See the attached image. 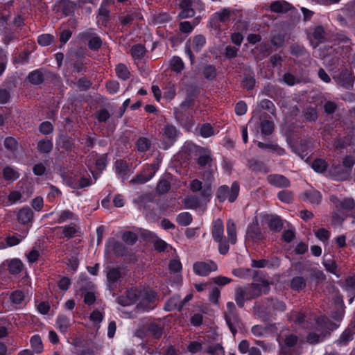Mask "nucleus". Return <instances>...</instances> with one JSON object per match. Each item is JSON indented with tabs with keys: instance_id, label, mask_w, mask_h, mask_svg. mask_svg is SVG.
Listing matches in <instances>:
<instances>
[{
	"instance_id": "obj_1",
	"label": "nucleus",
	"mask_w": 355,
	"mask_h": 355,
	"mask_svg": "<svg viewBox=\"0 0 355 355\" xmlns=\"http://www.w3.org/2000/svg\"><path fill=\"white\" fill-rule=\"evenodd\" d=\"M288 318L304 329H311L306 336V340L310 344H317L322 341L331 331L337 328V325L331 322L326 316L316 318L311 313L304 314L294 311L290 313Z\"/></svg>"
},
{
	"instance_id": "obj_2",
	"label": "nucleus",
	"mask_w": 355,
	"mask_h": 355,
	"mask_svg": "<svg viewBox=\"0 0 355 355\" xmlns=\"http://www.w3.org/2000/svg\"><path fill=\"white\" fill-rule=\"evenodd\" d=\"M211 236L213 239L218 243L219 252L221 254H226L229 251L230 245L224 236V225L221 219L217 218L213 221Z\"/></svg>"
},
{
	"instance_id": "obj_3",
	"label": "nucleus",
	"mask_w": 355,
	"mask_h": 355,
	"mask_svg": "<svg viewBox=\"0 0 355 355\" xmlns=\"http://www.w3.org/2000/svg\"><path fill=\"white\" fill-rule=\"evenodd\" d=\"M193 105V100L187 98L178 107L174 109V114L175 119L182 124L187 130H190L192 123H190V111L189 108Z\"/></svg>"
},
{
	"instance_id": "obj_4",
	"label": "nucleus",
	"mask_w": 355,
	"mask_h": 355,
	"mask_svg": "<svg viewBox=\"0 0 355 355\" xmlns=\"http://www.w3.org/2000/svg\"><path fill=\"white\" fill-rule=\"evenodd\" d=\"M182 8L179 17L182 19L191 17L195 15L196 10H205V5L200 0H182L180 3Z\"/></svg>"
},
{
	"instance_id": "obj_5",
	"label": "nucleus",
	"mask_w": 355,
	"mask_h": 355,
	"mask_svg": "<svg viewBox=\"0 0 355 355\" xmlns=\"http://www.w3.org/2000/svg\"><path fill=\"white\" fill-rule=\"evenodd\" d=\"M239 193V185L237 182H234L230 188L226 185L220 186L218 189L216 197L220 202H224L227 199L229 202H233L237 198Z\"/></svg>"
},
{
	"instance_id": "obj_6",
	"label": "nucleus",
	"mask_w": 355,
	"mask_h": 355,
	"mask_svg": "<svg viewBox=\"0 0 355 355\" xmlns=\"http://www.w3.org/2000/svg\"><path fill=\"white\" fill-rule=\"evenodd\" d=\"M331 201L334 204L336 209L339 212H343L346 216H355V202L352 198H344L339 200L335 196H331Z\"/></svg>"
},
{
	"instance_id": "obj_7",
	"label": "nucleus",
	"mask_w": 355,
	"mask_h": 355,
	"mask_svg": "<svg viewBox=\"0 0 355 355\" xmlns=\"http://www.w3.org/2000/svg\"><path fill=\"white\" fill-rule=\"evenodd\" d=\"M244 288L247 292V300L257 297L262 294H266L270 290L269 284L266 282L252 284Z\"/></svg>"
},
{
	"instance_id": "obj_8",
	"label": "nucleus",
	"mask_w": 355,
	"mask_h": 355,
	"mask_svg": "<svg viewBox=\"0 0 355 355\" xmlns=\"http://www.w3.org/2000/svg\"><path fill=\"white\" fill-rule=\"evenodd\" d=\"M189 189L192 192L200 191L201 199L207 202L211 196V186L210 184L202 183L198 179L193 180L189 184Z\"/></svg>"
},
{
	"instance_id": "obj_9",
	"label": "nucleus",
	"mask_w": 355,
	"mask_h": 355,
	"mask_svg": "<svg viewBox=\"0 0 355 355\" xmlns=\"http://www.w3.org/2000/svg\"><path fill=\"white\" fill-rule=\"evenodd\" d=\"M206 44V38L202 35H197L193 37L191 44H187L186 53L189 57L191 63L194 62V55L192 51L198 53L204 47Z\"/></svg>"
},
{
	"instance_id": "obj_10",
	"label": "nucleus",
	"mask_w": 355,
	"mask_h": 355,
	"mask_svg": "<svg viewBox=\"0 0 355 355\" xmlns=\"http://www.w3.org/2000/svg\"><path fill=\"white\" fill-rule=\"evenodd\" d=\"M192 148L195 150L196 155L198 156V164L201 166L208 165L209 168H212L215 164H212L211 153L209 148L192 145Z\"/></svg>"
},
{
	"instance_id": "obj_11",
	"label": "nucleus",
	"mask_w": 355,
	"mask_h": 355,
	"mask_svg": "<svg viewBox=\"0 0 355 355\" xmlns=\"http://www.w3.org/2000/svg\"><path fill=\"white\" fill-rule=\"evenodd\" d=\"M157 171L155 164L146 165L140 173L130 180V183L144 184L153 178Z\"/></svg>"
},
{
	"instance_id": "obj_12",
	"label": "nucleus",
	"mask_w": 355,
	"mask_h": 355,
	"mask_svg": "<svg viewBox=\"0 0 355 355\" xmlns=\"http://www.w3.org/2000/svg\"><path fill=\"white\" fill-rule=\"evenodd\" d=\"M217 265L212 261H198L193 264V272L197 275L207 276L211 272L217 270Z\"/></svg>"
},
{
	"instance_id": "obj_13",
	"label": "nucleus",
	"mask_w": 355,
	"mask_h": 355,
	"mask_svg": "<svg viewBox=\"0 0 355 355\" xmlns=\"http://www.w3.org/2000/svg\"><path fill=\"white\" fill-rule=\"evenodd\" d=\"M162 133L164 137V149L168 148L172 146L176 141L179 132L176 128L170 124L166 125L162 129Z\"/></svg>"
},
{
	"instance_id": "obj_14",
	"label": "nucleus",
	"mask_w": 355,
	"mask_h": 355,
	"mask_svg": "<svg viewBox=\"0 0 355 355\" xmlns=\"http://www.w3.org/2000/svg\"><path fill=\"white\" fill-rule=\"evenodd\" d=\"M141 301L137 305L138 309L149 311L155 307L156 295L153 291H146L141 294Z\"/></svg>"
},
{
	"instance_id": "obj_15",
	"label": "nucleus",
	"mask_w": 355,
	"mask_h": 355,
	"mask_svg": "<svg viewBox=\"0 0 355 355\" xmlns=\"http://www.w3.org/2000/svg\"><path fill=\"white\" fill-rule=\"evenodd\" d=\"M334 79L338 85L345 89H350L353 86L354 77L351 70L345 69L342 71L336 77H334Z\"/></svg>"
},
{
	"instance_id": "obj_16",
	"label": "nucleus",
	"mask_w": 355,
	"mask_h": 355,
	"mask_svg": "<svg viewBox=\"0 0 355 355\" xmlns=\"http://www.w3.org/2000/svg\"><path fill=\"white\" fill-rule=\"evenodd\" d=\"M141 294L137 289H131L125 293V295L118 297V302L123 306H130L134 304L140 297Z\"/></svg>"
},
{
	"instance_id": "obj_17",
	"label": "nucleus",
	"mask_w": 355,
	"mask_h": 355,
	"mask_svg": "<svg viewBox=\"0 0 355 355\" xmlns=\"http://www.w3.org/2000/svg\"><path fill=\"white\" fill-rule=\"evenodd\" d=\"M115 171L119 178L123 181L126 180L132 173L130 166L123 160H117L114 164Z\"/></svg>"
},
{
	"instance_id": "obj_18",
	"label": "nucleus",
	"mask_w": 355,
	"mask_h": 355,
	"mask_svg": "<svg viewBox=\"0 0 355 355\" xmlns=\"http://www.w3.org/2000/svg\"><path fill=\"white\" fill-rule=\"evenodd\" d=\"M268 182L277 187H288L290 185L289 180L282 175L273 174L267 177Z\"/></svg>"
},
{
	"instance_id": "obj_19",
	"label": "nucleus",
	"mask_w": 355,
	"mask_h": 355,
	"mask_svg": "<svg viewBox=\"0 0 355 355\" xmlns=\"http://www.w3.org/2000/svg\"><path fill=\"white\" fill-rule=\"evenodd\" d=\"M291 9V4L284 0L274 1L270 5V11L276 13H285Z\"/></svg>"
},
{
	"instance_id": "obj_20",
	"label": "nucleus",
	"mask_w": 355,
	"mask_h": 355,
	"mask_svg": "<svg viewBox=\"0 0 355 355\" xmlns=\"http://www.w3.org/2000/svg\"><path fill=\"white\" fill-rule=\"evenodd\" d=\"M17 217L21 224L25 225L32 221L33 212L30 207H24L19 210Z\"/></svg>"
},
{
	"instance_id": "obj_21",
	"label": "nucleus",
	"mask_w": 355,
	"mask_h": 355,
	"mask_svg": "<svg viewBox=\"0 0 355 355\" xmlns=\"http://www.w3.org/2000/svg\"><path fill=\"white\" fill-rule=\"evenodd\" d=\"M226 323L227 324L231 332L234 335L237 332L238 329L241 328V320L236 314L225 315Z\"/></svg>"
},
{
	"instance_id": "obj_22",
	"label": "nucleus",
	"mask_w": 355,
	"mask_h": 355,
	"mask_svg": "<svg viewBox=\"0 0 355 355\" xmlns=\"http://www.w3.org/2000/svg\"><path fill=\"white\" fill-rule=\"evenodd\" d=\"M226 230L227 234V237H226V239L228 242V245L230 243L232 245L235 244L237 241L236 227L233 220L229 219L227 221Z\"/></svg>"
},
{
	"instance_id": "obj_23",
	"label": "nucleus",
	"mask_w": 355,
	"mask_h": 355,
	"mask_svg": "<svg viewBox=\"0 0 355 355\" xmlns=\"http://www.w3.org/2000/svg\"><path fill=\"white\" fill-rule=\"evenodd\" d=\"M71 325L70 318L64 315H58L55 321V327L62 334L68 331Z\"/></svg>"
},
{
	"instance_id": "obj_24",
	"label": "nucleus",
	"mask_w": 355,
	"mask_h": 355,
	"mask_svg": "<svg viewBox=\"0 0 355 355\" xmlns=\"http://www.w3.org/2000/svg\"><path fill=\"white\" fill-rule=\"evenodd\" d=\"M80 228L76 225H65L58 228V232H61L64 237L72 238L78 234Z\"/></svg>"
},
{
	"instance_id": "obj_25",
	"label": "nucleus",
	"mask_w": 355,
	"mask_h": 355,
	"mask_svg": "<svg viewBox=\"0 0 355 355\" xmlns=\"http://www.w3.org/2000/svg\"><path fill=\"white\" fill-rule=\"evenodd\" d=\"M23 268V263L19 259H12L9 261L8 264V269L10 274H19Z\"/></svg>"
},
{
	"instance_id": "obj_26",
	"label": "nucleus",
	"mask_w": 355,
	"mask_h": 355,
	"mask_svg": "<svg viewBox=\"0 0 355 355\" xmlns=\"http://www.w3.org/2000/svg\"><path fill=\"white\" fill-rule=\"evenodd\" d=\"M30 344L33 352L37 354H40L44 351V346L39 335H34L30 339Z\"/></svg>"
},
{
	"instance_id": "obj_27",
	"label": "nucleus",
	"mask_w": 355,
	"mask_h": 355,
	"mask_svg": "<svg viewBox=\"0 0 355 355\" xmlns=\"http://www.w3.org/2000/svg\"><path fill=\"white\" fill-rule=\"evenodd\" d=\"M10 300L15 305L22 304L26 300L24 293L21 290H15L10 295Z\"/></svg>"
},
{
	"instance_id": "obj_28",
	"label": "nucleus",
	"mask_w": 355,
	"mask_h": 355,
	"mask_svg": "<svg viewBox=\"0 0 355 355\" xmlns=\"http://www.w3.org/2000/svg\"><path fill=\"white\" fill-rule=\"evenodd\" d=\"M184 205L187 209H196L201 205V199L196 196H189L184 200Z\"/></svg>"
},
{
	"instance_id": "obj_29",
	"label": "nucleus",
	"mask_w": 355,
	"mask_h": 355,
	"mask_svg": "<svg viewBox=\"0 0 355 355\" xmlns=\"http://www.w3.org/2000/svg\"><path fill=\"white\" fill-rule=\"evenodd\" d=\"M234 299L237 305L240 308H243L244 306L245 300H247V292L244 287H239L236 289Z\"/></svg>"
},
{
	"instance_id": "obj_30",
	"label": "nucleus",
	"mask_w": 355,
	"mask_h": 355,
	"mask_svg": "<svg viewBox=\"0 0 355 355\" xmlns=\"http://www.w3.org/2000/svg\"><path fill=\"white\" fill-rule=\"evenodd\" d=\"M121 277V272L118 268L112 267L107 268V278L110 284L116 283Z\"/></svg>"
},
{
	"instance_id": "obj_31",
	"label": "nucleus",
	"mask_w": 355,
	"mask_h": 355,
	"mask_svg": "<svg viewBox=\"0 0 355 355\" xmlns=\"http://www.w3.org/2000/svg\"><path fill=\"white\" fill-rule=\"evenodd\" d=\"M115 71L117 77L121 80H125L130 78V72L128 68L124 64H119L116 66Z\"/></svg>"
},
{
	"instance_id": "obj_32",
	"label": "nucleus",
	"mask_w": 355,
	"mask_h": 355,
	"mask_svg": "<svg viewBox=\"0 0 355 355\" xmlns=\"http://www.w3.org/2000/svg\"><path fill=\"white\" fill-rule=\"evenodd\" d=\"M3 178L6 180L14 181L19 177V172L13 167L6 166L3 171Z\"/></svg>"
},
{
	"instance_id": "obj_33",
	"label": "nucleus",
	"mask_w": 355,
	"mask_h": 355,
	"mask_svg": "<svg viewBox=\"0 0 355 355\" xmlns=\"http://www.w3.org/2000/svg\"><path fill=\"white\" fill-rule=\"evenodd\" d=\"M231 13L230 10L228 8H223L220 10L214 12L213 15L218 20V21L221 24H224L230 21Z\"/></svg>"
},
{
	"instance_id": "obj_34",
	"label": "nucleus",
	"mask_w": 355,
	"mask_h": 355,
	"mask_svg": "<svg viewBox=\"0 0 355 355\" xmlns=\"http://www.w3.org/2000/svg\"><path fill=\"white\" fill-rule=\"evenodd\" d=\"M146 53V49L141 44L134 45L131 49V55L135 60H141Z\"/></svg>"
},
{
	"instance_id": "obj_35",
	"label": "nucleus",
	"mask_w": 355,
	"mask_h": 355,
	"mask_svg": "<svg viewBox=\"0 0 355 355\" xmlns=\"http://www.w3.org/2000/svg\"><path fill=\"white\" fill-rule=\"evenodd\" d=\"M180 304H181L180 297L179 295H175L167 301L165 304L164 309L166 311H171L174 309H178L179 311H181L182 309L180 308Z\"/></svg>"
},
{
	"instance_id": "obj_36",
	"label": "nucleus",
	"mask_w": 355,
	"mask_h": 355,
	"mask_svg": "<svg viewBox=\"0 0 355 355\" xmlns=\"http://www.w3.org/2000/svg\"><path fill=\"white\" fill-rule=\"evenodd\" d=\"M57 221L59 223H64L67 220H73L75 215L69 210H63L56 213Z\"/></svg>"
},
{
	"instance_id": "obj_37",
	"label": "nucleus",
	"mask_w": 355,
	"mask_h": 355,
	"mask_svg": "<svg viewBox=\"0 0 355 355\" xmlns=\"http://www.w3.org/2000/svg\"><path fill=\"white\" fill-rule=\"evenodd\" d=\"M329 173L334 180H344L347 175L339 166H333L329 169Z\"/></svg>"
},
{
	"instance_id": "obj_38",
	"label": "nucleus",
	"mask_w": 355,
	"mask_h": 355,
	"mask_svg": "<svg viewBox=\"0 0 355 355\" xmlns=\"http://www.w3.org/2000/svg\"><path fill=\"white\" fill-rule=\"evenodd\" d=\"M170 66L172 68V69L176 73L181 72L184 67L182 60L178 56H173L171 59Z\"/></svg>"
},
{
	"instance_id": "obj_39",
	"label": "nucleus",
	"mask_w": 355,
	"mask_h": 355,
	"mask_svg": "<svg viewBox=\"0 0 355 355\" xmlns=\"http://www.w3.org/2000/svg\"><path fill=\"white\" fill-rule=\"evenodd\" d=\"M206 352L209 355H225L224 348L219 343L209 345L206 349Z\"/></svg>"
},
{
	"instance_id": "obj_40",
	"label": "nucleus",
	"mask_w": 355,
	"mask_h": 355,
	"mask_svg": "<svg viewBox=\"0 0 355 355\" xmlns=\"http://www.w3.org/2000/svg\"><path fill=\"white\" fill-rule=\"evenodd\" d=\"M306 286V280L302 277H295L291 282V287L295 291L302 290Z\"/></svg>"
},
{
	"instance_id": "obj_41",
	"label": "nucleus",
	"mask_w": 355,
	"mask_h": 355,
	"mask_svg": "<svg viewBox=\"0 0 355 355\" xmlns=\"http://www.w3.org/2000/svg\"><path fill=\"white\" fill-rule=\"evenodd\" d=\"M26 236V234H20L18 236L11 235L8 236L6 239V245L8 247H12L19 244L22 240H24Z\"/></svg>"
},
{
	"instance_id": "obj_42",
	"label": "nucleus",
	"mask_w": 355,
	"mask_h": 355,
	"mask_svg": "<svg viewBox=\"0 0 355 355\" xmlns=\"http://www.w3.org/2000/svg\"><path fill=\"white\" fill-rule=\"evenodd\" d=\"M177 222L183 226H187L192 222V216L189 212H182L178 215Z\"/></svg>"
},
{
	"instance_id": "obj_43",
	"label": "nucleus",
	"mask_w": 355,
	"mask_h": 355,
	"mask_svg": "<svg viewBox=\"0 0 355 355\" xmlns=\"http://www.w3.org/2000/svg\"><path fill=\"white\" fill-rule=\"evenodd\" d=\"M28 80L31 83L38 85L44 80V76L40 70H35L29 73Z\"/></svg>"
},
{
	"instance_id": "obj_44",
	"label": "nucleus",
	"mask_w": 355,
	"mask_h": 355,
	"mask_svg": "<svg viewBox=\"0 0 355 355\" xmlns=\"http://www.w3.org/2000/svg\"><path fill=\"white\" fill-rule=\"evenodd\" d=\"M151 146L150 141L146 137H140L137 142V149L140 152L147 151Z\"/></svg>"
},
{
	"instance_id": "obj_45",
	"label": "nucleus",
	"mask_w": 355,
	"mask_h": 355,
	"mask_svg": "<svg viewBox=\"0 0 355 355\" xmlns=\"http://www.w3.org/2000/svg\"><path fill=\"white\" fill-rule=\"evenodd\" d=\"M37 147L40 152L43 153H48L52 150L53 143L50 140H42L39 141Z\"/></svg>"
},
{
	"instance_id": "obj_46",
	"label": "nucleus",
	"mask_w": 355,
	"mask_h": 355,
	"mask_svg": "<svg viewBox=\"0 0 355 355\" xmlns=\"http://www.w3.org/2000/svg\"><path fill=\"white\" fill-rule=\"evenodd\" d=\"M315 236L322 242H327L328 240L330 238L331 233L329 230H326L325 228H319L315 232Z\"/></svg>"
},
{
	"instance_id": "obj_47",
	"label": "nucleus",
	"mask_w": 355,
	"mask_h": 355,
	"mask_svg": "<svg viewBox=\"0 0 355 355\" xmlns=\"http://www.w3.org/2000/svg\"><path fill=\"white\" fill-rule=\"evenodd\" d=\"M312 168L317 173H322L327 168V164L324 160L321 159H315L312 163Z\"/></svg>"
},
{
	"instance_id": "obj_48",
	"label": "nucleus",
	"mask_w": 355,
	"mask_h": 355,
	"mask_svg": "<svg viewBox=\"0 0 355 355\" xmlns=\"http://www.w3.org/2000/svg\"><path fill=\"white\" fill-rule=\"evenodd\" d=\"M54 40V37L50 34H42L38 36L37 42L41 46H49Z\"/></svg>"
},
{
	"instance_id": "obj_49",
	"label": "nucleus",
	"mask_w": 355,
	"mask_h": 355,
	"mask_svg": "<svg viewBox=\"0 0 355 355\" xmlns=\"http://www.w3.org/2000/svg\"><path fill=\"white\" fill-rule=\"evenodd\" d=\"M200 134L202 137L207 138L214 134V130L210 124L205 123L200 128Z\"/></svg>"
},
{
	"instance_id": "obj_50",
	"label": "nucleus",
	"mask_w": 355,
	"mask_h": 355,
	"mask_svg": "<svg viewBox=\"0 0 355 355\" xmlns=\"http://www.w3.org/2000/svg\"><path fill=\"white\" fill-rule=\"evenodd\" d=\"M122 239L125 243L128 245H133L137 241V236L136 234L132 232H125L122 234Z\"/></svg>"
},
{
	"instance_id": "obj_51",
	"label": "nucleus",
	"mask_w": 355,
	"mask_h": 355,
	"mask_svg": "<svg viewBox=\"0 0 355 355\" xmlns=\"http://www.w3.org/2000/svg\"><path fill=\"white\" fill-rule=\"evenodd\" d=\"M221 24H222L212 15L207 23V26L210 29L218 33L222 28Z\"/></svg>"
},
{
	"instance_id": "obj_52",
	"label": "nucleus",
	"mask_w": 355,
	"mask_h": 355,
	"mask_svg": "<svg viewBox=\"0 0 355 355\" xmlns=\"http://www.w3.org/2000/svg\"><path fill=\"white\" fill-rule=\"evenodd\" d=\"M274 125L270 121H263L261 123V131L266 135H270L273 131Z\"/></svg>"
},
{
	"instance_id": "obj_53",
	"label": "nucleus",
	"mask_w": 355,
	"mask_h": 355,
	"mask_svg": "<svg viewBox=\"0 0 355 355\" xmlns=\"http://www.w3.org/2000/svg\"><path fill=\"white\" fill-rule=\"evenodd\" d=\"M307 200L312 204H318L321 200V194L318 191H311L306 193Z\"/></svg>"
},
{
	"instance_id": "obj_54",
	"label": "nucleus",
	"mask_w": 355,
	"mask_h": 355,
	"mask_svg": "<svg viewBox=\"0 0 355 355\" xmlns=\"http://www.w3.org/2000/svg\"><path fill=\"white\" fill-rule=\"evenodd\" d=\"M269 227L275 231H278L282 226V220L278 216L272 217L268 221Z\"/></svg>"
},
{
	"instance_id": "obj_55",
	"label": "nucleus",
	"mask_w": 355,
	"mask_h": 355,
	"mask_svg": "<svg viewBox=\"0 0 355 355\" xmlns=\"http://www.w3.org/2000/svg\"><path fill=\"white\" fill-rule=\"evenodd\" d=\"M347 216L343 212H339L337 209L333 213L332 223L334 225H341Z\"/></svg>"
},
{
	"instance_id": "obj_56",
	"label": "nucleus",
	"mask_w": 355,
	"mask_h": 355,
	"mask_svg": "<svg viewBox=\"0 0 355 355\" xmlns=\"http://www.w3.org/2000/svg\"><path fill=\"white\" fill-rule=\"evenodd\" d=\"M169 270L173 272H178L182 270V263L179 259L175 258L170 261Z\"/></svg>"
},
{
	"instance_id": "obj_57",
	"label": "nucleus",
	"mask_w": 355,
	"mask_h": 355,
	"mask_svg": "<svg viewBox=\"0 0 355 355\" xmlns=\"http://www.w3.org/2000/svg\"><path fill=\"white\" fill-rule=\"evenodd\" d=\"M106 88L111 94H116L119 89V83L116 80H110L107 82Z\"/></svg>"
},
{
	"instance_id": "obj_58",
	"label": "nucleus",
	"mask_w": 355,
	"mask_h": 355,
	"mask_svg": "<svg viewBox=\"0 0 355 355\" xmlns=\"http://www.w3.org/2000/svg\"><path fill=\"white\" fill-rule=\"evenodd\" d=\"M171 188L170 183L166 180H161L157 186V190L159 193H166Z\"/></svg>"
},
{
	"instance_id": "obj_59",
	"label": "nucleus",
	"mask_w": 355,
	"mask_h": 355,
	"mask_svg": "<svg viewBox=\"0 0 355 355\" xmlns=\"http://www.w3.org/2000/svg\"><path fill=\"white\" fill-rule=\"evenodd\" d=\"M252 333L258 337H261L268 333V330L266 327L261 325H254L252 327Z\"/></svg>"
},
{
	"instance_id": "obj_60",
	"label": "nucleus",
	"mask_w": 355,
	"mask_h": 355,
	"mask_svg": "<svg viewBox=\"0 0 355 355\" xmlns=\"http://www.w3.org/2000/svg\"><path fill=\"white\" fill-rule=\"evenodd\" d=\"M352 334L350 331H345L338 340L340 345H346L349 340H352Z\"/></svg>"
},
{
	"instance_id": "obj_61",
	"label": "nucleus",
	"mask_w": 355,
	"mask_h": 355,
	"mask_svg": "<svg viewBox=\"0 0 355 355\" xmlns=\"http://www.w3.org/2000/svg\"><path fill=\"white\" fill-rule=\"evenodd\" d=\"M4 146L8 150L15 151L17 148V142L12 137H7L4 141Z\"/></svg>"
},
{
	"instance_id": "obj_62",
	"label": "nucleus",
	"mask_w": 355,
	"mask_h": 355,
	"mask_svg": "<svg viewBox=\"0 0 355 355\" xmlns=\"http://www.w3.org/2000/svg\"><path fill=\"white\" fill-rule=\"evenodd\" d=\"M110 116L109 112L105 109H102L96 114V118L99 122H106Z\"/></svg>"
},
{
	"instance_id": "obj_63",
	"label": "nucleus",
	"mask_w": 355,
	"mask_h": 355,
	"mask_svg": "<svg viewBox=\"0 0 355 355\" xmlns=\"http://www.w3.org/2000/svg\"><path fill=\"white\" fill-rule=\"evenodd\" d=\"M247 105L244 101H239L235 106V113L238 116H242L247 112Z\"/></svg>"
},
{
	"instance_id": "obj_64",
	"label": "nucleus",
	"mask_w": 355,
	"mask_h": 355,
	"mask_svg": "<svg viewBox=\"0 0 355 355\" xmlns=\"http://www.w3.org/2000/svg\"><path fill=\"white\" fill-rule=\"evenodd\" d=\"M102 44V42H101V40L99 37L98 36H94L92 37L89 41V47L91 49H93V50H96V49H98L101 47Z\"/></svg>"
}]
</instances>
